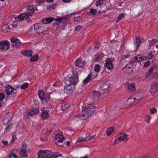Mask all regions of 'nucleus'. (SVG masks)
Wrapping results in <instances>:
<instances>
[{"instance_id":"5fc2aeb1","label":"nucleus","mask_w":158,"mask_h":158,"mask_svg":"<svg viewBox=\"0 0 158 158\" xmlns=\"http://www.w3.org/2000/svg\"><path fill=\"white\" fill-rule=\"evenodd\" d=\"M82 28V26L81 25H79L75 29V31H78L79 30L81 29Z\"/></svg>"},{"instance_id":"f704fd0d","label":"nucleus","mask_w":158,"mask_h":158,"mask_svg":"<svg viewBox=\"0 0 158 158\" xmlns=\"http://www.w3.org/2000/svg\"><path fill=\"white\" fill-rule=\"evenodd\" d=\"M96 106H94V105H93V104H89L88 106H85V109L83 108V110H84V109H88L89 108H90V109H93V108H96Z\"/></svg>"},{"instance_id":"69168bd1","label":"nucleus","mask_w":158,"mask_h":158,"mask_svg":"<svg viewBox=\"0 0 158 158\" xmlns=\"http://www.w3.org/2000/svg\"><path fill=\"white\" fill-rule=\"evenodd\" d=\"M153 77H158V73L155 72L153 74Z\"/></svg>"},{"instance_id":"6e6d98bb","label":"nucleus","mask_w":158,"mask_h":158,"mask_svg":"<svg viewBox=\"0 0 158 158\" xmlns=\"http://www.w3.org/2000/svg\"><path fill=\"white\" fill-rule=\"evenodd\" d=\"M11 26L13 28V29L14 30L17 27V24L14 23L11 24Z\"/></svg>"},{"instance_id":"0eeeda50","label":"nucleus","mask_w":158,"mask_h":158,"mask_svg":"<svg viewBox=\"0 0 158 158\" xmlns=\"http://www.w3.org/2000/svg\"><path fill=\"white\" fill-rule=\"evenodd\" d=\"M134 96L135 98H132L131 100V101H136L135 103H137L142 98V94L140 92H136L134 94Z\"/></svg>"},{"instance_id":"49530a36","label":"nucleus","mask_w":158,"mask_h":158,"mask_svg":"<svg viewBox=\"0 0 158 158\" xmlns=\"http://www.w3.org/2000/svg\"><path fill=\"white\" fill-rule=\"evenodd\" d=\"M77 141L80 142H85L86 141V139L83 137H79L77 139Z\"/></svg>"},{"instance_id":"a19ab883","label":"nucleus","mask_w":158,"mask_h":158,"mask_svg":"<svg viewBox=\"0 0 158 158\" xmlns=\"http://www.w3.org/2000/svg\"><path fill=\"white\" fill-rule=\"evenodd\" d=\"M101 69L100 66L98 64H96L94 67V70L96 72H99Z\"/></svg>"},{"instance_id":"b1692460","label":"nucleus","mask_w":158,"mask_h":158,"mask_svg":"<svg viewBox=\"0 0 158 158\" xmlns=\"http://www.w3.org/2000/svg\"><path fill=\"white\" fill-rule=\"evenodd\" d=\"M38 111L39 109L34 108L30 112L27 113L26 115H27V117H28L30 115L31 116L35 115Z\"/></svg>"},{"instance_id":"c756f323","label":"nucleus","mask_w":158,"mask_h":158,"mask_svg":"<svg viewBox=\"0 0 158 158\" xmlns=\"http://www.w3.org/2000/svg\"><path fill=\"white\" fill-rule=\"evenodd\" d=\"M158 91V87L156 85H154L152 86L150 92L151 93H155Z\"/></svg>"},{"instance_id":"c9c22d12","label":"nucleus","mask_w":158,"mask_h":158,"mask_svg":"<svg viewBox=\"0 0 158 158\" xmlns=\"http://www.w3.org/2000/svg\"><path fill=\"white\" fill-rule=\"evenodd\" d=\"M38 58L39 56L38 55H36L31 57L30 59V60L31 62L37 61L38 60Z\"/></svg>"},{"instance_id":"a878e982","label":"nucleus","mask_w":158,"mask_h":158,"mask_svg":"<svg viewBox=\"0 0 158 158\" xmlns=\"http://www.w3.org/2000/svg\"><path fill=\"white\" fill-rule=\"evenodd\" d=\"M100 96V94L96 91H95L93 93V94L91 96V98L92 99H96L98 98Z\"/></svg>"},{"instance_id":"1a4fd4ad","label":"nucleus","mask_w":158,"mask_h":158,"mask_svg":"<svg viewBox=\"0 0 158 158\" xmlns=\"http://www.w3.org/2000/svg\"><path fill=\"white\" fill-rule=\"evenodd\" d=\"M101 89L105 92H108L110 89V84L109 83H104L101 86Z\"/></svg>"},{"instance_id":"5701e85b","label":"nucleus","mask_w":158,"mask_h":158,"mask_svg":"<svg viewBox=\"0 0 158 158\" xmlns=\"http://www.w3.org/2000/svg\"><path fill=\"white\" fill-rule=\"evenodd\" d=\"M27 9L28 11L27 13L30 16H31L35 12V8L32 6H28Z\"/></svg>"},{"instance_id":"774afa93","label":"nucleus","mask_w":158,"mask_h":158,"mask_svg":"<svg viewBox=\"0 0 158 158\" xmlns=\"http://www.w3.org/2000/svg\"><path fill=\"white\" fill-rule=\"evenodd\" d=\"M72 0H62V2L65 3H69L71 2Z\"/></svg>"},{"instance_id":"9b49d317","label":"nucleus","mask_w":158,"mask_h":158,"mask_svg":"<svg viewBox=\"0 0 158 158\" xmlns=\"http://www.w3.org/2000/svg\"><path fill=\"white\" fill-rule=\"evenodd\" d=\"M10 41L12 46H18L21 44L19 40L15 37H12L10 38Z\"/></svg>"},{"instance_id":"052dcab7","label":"nucleus","mask_w":158,"mask_h":158,"mask_svg":"<svg viewBox=\"0 0 158 158\" xmlns=\"http://www.w3.org/2000/svg\"><path fill=\"white\" fill-rule=\"evenodd\" d=\"M130 55L129 54L124 55L122 57V59L125 60L126 58H128L130 56Z\"/></svg>"},{"instance_id":"13d9d810","label":"nucleus","mask_w":158,"mask_h":158,"mask_svg":"<svg viewBox=\"0 0 158 158\" xmlns=\"http://www.w3.org/2000/svg\"><path fill=\"white\" fill-rule=\"evenodd\" d=\"M150 62L149 61H147L144 64V67H146L148 66L150 64Z\"/></svg>"},{"instance_id":"09e8293b","label":"nucleus","mask_w":158,"mask_h":158,"mask_svg":"<svg viewBox=\"0 0 158 158\" xmlns=\"http://www.w3.org/2000/svg\"><path fill=\"white\" fill-rule=\"evenodd\" d=\"M102 55H101V56H96V55H95V60L97 61H99V60H100V59H101V57H102V56H103L104 55L103 54H102Z\"/></svg>"},{"instance_id":"864d4df0","label":"nucleus","mask_w":158,"mask_h":158,"mask_svg":"<svg viewBox=\"0 0 158 158\" xmlns=\"http://www.w3.org/2000/svg\"><path fill=\"white\" fill-rule=\"evenodd\" d=\"M5 98V95L4 94L2 93H0V101H2Z\"/></svg>"},{"instance_id":"338daca9","label":"nucleus","mask_w":158,"mask_h":158,"mask_svg":"<svg viewBox=\"0 0 158 158\" xmlns=\"http://www.w3.org/2000/svg\"><path fill=\"white\" fill-rule=\"evenodd\" d=\"M118 141H119V139H118V137L117 139H115L114 142V143L115 144L118 143H119Z\"/></svg>"},{"instance_id":"603ef678","label":"nucleus","mask_w":158,"mask_h":158,"mask_svg":"<svg viewBox=\"0 0 158 158\" xmlns=\"http://www.w3.org/2000/svg\"><path fill=\"white\" fill-rule=\"evenodd\" d=\"M9 158H17V157L15 154L12 153L10 154Z\"/></svg>"},{"instance_id":"423d86ee","label":"nucleus","mask_w":158,"mask_h":158,"mask_svg":"<svg viewBox=\"0 0 158 158\" xmlns=\"http://www.w3.org/2000/svg\"><path fill=\"white\" fill-rule=\"evenodd\" d=\"M74 86L72 85H69L65 86L64 88V92L67 94H71L74 90Z\"/></svg>"},{"instance_id":"4c0bfd02","label":"nucleus","mask_w":158,"mask_h":158,"mask_svg":"<svg viewBox=\"0 0 158 158\" xmlns=\"http://www.w3.org/2000/svg\"><path fill=\"white\" fill-rule=\"evenodd\" d=\"M103 3V1L102 0H99L98 1H97L95 3L96 6H100L101 8V6L102 5Z\"/></svg>"},{"instance_id":"f3484780","label":"nucleus","mask_w":158,"mask_h":158,"mask_svg":"<svg viewBox=\"0 0 158 158\" xmlns=\"http://www.w3.org/2000/svg\"><path fill=\"white\" fill-rule=\"evenodd\" d=\"M111 7L110 4L109 2H107L105 6H102L101 10H100L98 12H105L109 9Z\"/></svg>"},{"instance_id":"4be33fe9","label":"nucleus","mask_w":158,"mask_h":158,"mask_svg":"<svg viewBox=\"0 0 158 158\" xmlns=\"http://www.w3.org/2000/svg\"><path fill=\"white\" fill-rule=\"evenodd\" d=\"M54 18L48 17L43 19L42 21L44 24H47L50 23L53 21Z\"/></svg>"},{"instance_id":"ddd939ff","label":"nucleus","mask_w":158,"mask_h":158,"mask_svg":"<svg viewBox=\"0 0 158 158\" xmlns=\"http://www.w3.org/2000/svg\"><path fill=\"white\" fill-rule=\"evenodd\" d=\"M105 66L109 70L111 69L113 67V64L110 59H107L105 61Z\"/></svg>"},{"instance_id":"dca6fc26","label":"nucleus","mask_w":158,"mask_h":158,"mask_svg":"<svg viewBox=\"0 0 158 158\" xmlns=\"http://www.w3.org/2000/svg\"><path fill=\"white\" fill-rule=\"evenodd\" d=\"M128 135L126 133H120L118 135V139L119 141H122L126 140V141L128 139L127 138Z\"/></svg>"},{"instance_id":"f8f14e48","label":"nucleus","mask_w":158,"mask_h":158,"mask_svg":"<svg viewBox=\"0 0 158 158\" xmlns=\"http://www.w3.org/2000/svg\"><path fill=\"white\" fill-rule=\"evenodd\" d=\"M39 95L40 98L42 100L46 99V97H48V100L50 99V96L48 94H45L43 91L39 92Z\"/></svg>"},{"instance_id":"680f3d73","label":"nucleus","mask_w":158,"mask_h":158,"mask_svg":"<svg viewBox=\"0 0 158 158\" xmlns=\"http://www.w3.org/2000/svg\"><path fill=\"white\" fill-rule=\"evenodd\" d=\"M90 135L89 134H87L86 135V136L85 138V139H86V141H89V140H88V139H89V137H90Z\"/></svg>"},{"instance_id":"bf43d9fd","label":"nucleus","mask_w":158,"mask_h":158,"mask_svg":"<svg viewBox=\"0 0 158 158\" xmlns=\"http://www.w3.org/2000/svg\"><path fill=\"white\" fill-rule=\"evenodd\" d=\"M1 142L4 145H5V147L6 146L8 145V143L7 141L2 140L1 141Z\"/></svg>"},{"instance_id":"e433bc0d","label":"nucleus","mask_w":158,"mask_h":158,"mask_svg":"<svg viewBox=\"0 0 158 158\" xmlns=\"http://www.w3.org/2000/svg\"><path fill=\"white\" fill-rule=\"evenodd\" d=\"M81 60L80 59H77L75 63V65L77 67H80L81 65Z\"/></svg>"},{"instance_id":"6e6552de","label":"nucleus","mask_w":158,"mask_h":158,"mask_svg":"<svg viewBox=\"0 0 158 158\" xmlns=\"http://www.w3.org/2000/svg\"><path fill=\"white\" fill-rule=\"evenodd\" d=\"M97 76V75L94 76L93 73H91L89 74L88 76L83 81V83L84 84H86L89 82L90 80L92 78H94Z\"/></svg>"},{"instance_id":"aec40b11","label":"nucleus","mask_w":158,"mask_h":158,"mask_svg":"<svg viewBox=\"0 0 158 158\" xmlns=\"http://www.w3.org/2000/svg\"><path fill=\"white\" fill-rule=\"evenodd\" d=\"M30 15L27 13L25 14H23L20 15L18 17V19L21 21L25 20L28 18Z\"/></svg>"},{"instance_id":"2eb2a0df","label":"nucleus","mask_w":158,"mask_h":158,"mask_svg":"<svg viewBox=\"0 0 158 158\" xmlns=\"http://www.w3.org/2000/svg\"><path fill=\"white\" fill-rule=\"evenodd\" d=\"M58 156L52 151L49 150H46V158H56Z\"/></svg>"},{"instance_id":"2f4dec72","label":"nucleus","mask_w":158,"mask_h":158,"mask_svg":"<svg viewBox=\"0 0 158 158\" xmlns=\"http://www.w3.org/2000/svg\"><path fill=\"white\" fill-rule=\"evenodd\" d=\"M146 58L147 59H152V61H154L155 59V57L152 53H149L146 56Z\"/></svg>"},{"instance_id":"6ab92c4d","label":"nucleus","mask_w":158,"mask_h":158,"mask_svg":"<svg viewBox=\"0 0 158 158\" xmlns=\"http://www.w3.org/2000/svg\"><path fill=\"white\" fill-rule=\"evenodd\" d=\"M21 53L22 54H23L25 56L31 57L32 56L33 51L32 50H30L23 51H21Z\"/></svg>"},{"instance_id":"412c9836","label":"nucleus","mask_w":158,"mask_h":158,"mask_svg":"<svg viewBox=\"0 0 158 158\" xmlns=\"http://www.w3.org/2000/svg\"><path fill=\"white\" fill-rule=\"evenodd\" d=\"M46 150H40L38 153L39 158H46Z\"/></svg>"},{"instance_id":"ea45409f","label":"nucleus","mask_w":158,"mask_h":158,"mask_svg":"<svg viewBox=\"0 0 158 158\" xmlns=\"http://www.w3.org/2000/svg\"><path fill=\"white\" fill-rule=\"evenodd\" d=\"M69 107V105L68 103H64L61 106V109L63 110H64L67 109Z\"/></svg>"},{"instance_id":"a18cd8bd","label":"nucleus","mask_w":158,"mask_h":158,"mask_svg":"<svg viewBox=\"0 0 158 158\" xmlns=\"http://www.w3.org/2000/svg\"><path fill=\"white\" fill-rule=\"evenodd\" d=\"M97 10L94 9H91L90 10V12L93 15H95V14L97 13Z\"/></svg>"},{"instance_id":"79ce46f5","label":"nucleus","mask_w":158,"mask_h":158,"mask_svg":"<svg viewBox=\"0 0 158 158\" xmlns=\"http://www.w3.org/2000/svg\"><path fill=\"white\" fill-rule=\"evenodd\" d=\"M124 15L123 14H121L119 15L117 18L116 22L118 23L119 22V21L124 17Z\"/></svg>"},{"instance_id":"e2e57ef3","label":"nucleus","mask_w":158,"mask_h":158,"mask_svg":"<svg viewBox=\"0 0 158 158\" xmlns=\"http://www.w3.org/2000/svg\"><path fill=\"white\" fill-rule=\"evenodd\" d=\"M132 98H129L128 99V100L130 101V102H131V104H136L137 103H135L136 102V100L135 101H131V99H132Z\"/></svg>"},{"instance_id":"7c9ffc66","label":"nucleus","mask_w":158,"mask_h":158,"mask_svg":"<svg viewBox=\"0 0 158 158\" xmlns=\"http://www.w3.org/2000/svg\"><path fill=\"white\" fill-rule=\"evenodd\" d=\"M115 130L113 127H111L108 128L106 131V134L108 136L111 135L114 132Z\"/></svg>"},{"instance_id":"58836bf2","label":"nucleus","mask_w":158,"mask_h":158,"mask_svg":"<svg viewBox=\"0 0 158 158\" xmlns=\"http://www.w3.org/2000/svg\"><path fill=\"white\" fill-rule=\"evenodd\" d=\"M12 128V126L11 124H10L8 125L6 128L5 129V130L4 131V133H6L10 131L11 129Z\"/></svg>"},{"instance_id":"f03ea898","label":"nucleus","mask_w":158,"mask_h":158,"mask_svg":"<svg viewBox=\"0 0 158 158\" xmlns=\"http://www.w3.org/2000/svg\"><path fill=\"white\" fill-rule=\"evenodd\" d=\"M133 62L130 61L124 67L123 71L126 73H130L133 72Z\"/></svg>"},{"instance_id":"39448f33","label":"nucleus","mask_w":158,"mask_h":158,"mask_svg":"<svg viewBox=\"0 0 158 158\" xmlns=\"http://www.w3.org/2000/svg\"><path fill=\"white\" fill-rule=\"evenodd\" d=\"M64 139V137L63 135L59 134H56L55 135V142L58 145L60 146L59 143H61Z\"/></svg>"},{"instance_id":"3c124183","label":"nucleus","mask_w":158,"mask_h":158,"mask_svg":"<svg viewBox=\"0 0 158 158\" xmlns=\"http://www.w3.org/2000/svg\"><path fill=\"white\" fill-rule=\"evenodd\" d=\"M150 111L151 114H153L156 112L157 110L155 108H152L150 109Z\"/></svg>"},{"instance_id":"de8ad7c7","label":"nucleus","mask_w":158,"mask_h":158,"mask_svg":"<svg viewBox=\"0 0 158 158\" xmlns=\"http://www.w3.org/2000/svg\"><path fill=\"white\" fill-rule=\"evenodd\" d=\"M45 31L44 29L42 27H41L38 31L37 33H43Z\"/></svg>"},{"instance_id":"f257e3e1","label":"nucleus","mask_w":158,"mask_h":158,"mask_svg":"<svg viewBox=\"0 0 158 158\" xmlns=\"http://www.w3.org/2000/svg\"><path fill=\"white\" fill-rule=\"evenodd\" d=\"M95 113V112L93 110H87L86 112L81 115H78L76 116V117L82 120H84L90 117Z\"/></svg>"},{"instance_id":"473e14b6","label":"nucleus","mask_w":158,"mask_h":158,"mask_svg":"<svg viewBox=\"0 0 158 158\" xmlns=\"http://www.w3.org/2000/svg\"><path fill=\"white\" fill-rule=\"evenodd\" d=\"M2 30L5 32L8 31H9V27L8 25L6 24L4 25L2 27Z\"/></svg>"},{"instance_id":"9d476101","label":"nucleus","mask_w":158,"mask_h":158,"mask_svg":"<svg viewBox=\"0 0 158 158\" xmlns=\"http://www.w3.org/2000/svg\"><path fill=\"white\" fill-rule=\"evenodd\" d=\"M16 90V89H14L10 86H8L6 88L5 91L7 95H11L13 93L15 94V93L14 92V90Z\"/></svg>"},{"instance_id":"37998d69","label":"nucleus","mask_w":158,"mask_h":158,"mask_svg":"<svg viewBox=\"0 0 158 158\" xmlns=\"http://www.w3.org/2000/svg\"><path fill=\"white\" fill-rule=\"evenodd\" d=\"M28 86V83H25L23 84L20 87L21 89H24L27 88Z\"/></svg>"},{"instance_id":"72a5a7b5","label":"nucleus","mask_w":158,"mask_h":158,"mask_svg":"<svg viewBox=\"0 0 158 158\" xmlns=\"http://www.w3.org/2000/svg\"><path fill=\"white\" fill-rule=\"evenodd\" d=\"M157 42V40L156 39H153L150 41L149 44L148 45L149 48H150L152 47Z\"/></svg>"},{"instance_id":"4d7b16f0","label":"nucleus","mask_w":158,"mask_h":158,"mask_svg":"<svg viewBox=\"0 0 158 158\" xmlns=\"http://www.w3.org/2000/svg\"><path fill=\"white\" fill-rule=\"evenodd\" d=\"M154 67H152L150 68V69L148 70V72L149 73L151 74H152V72H153L154 69Z\"/></svg>"},{"instance_id":"0e129e2a","label":"nucleus","mask_w":158,"mask_h":158,"mask_svg":"<svg viewBox=\"0 0 158 158\" xmlns=\"http://www.w3.org/2000/svg\"><path fill=\"white\" fill-rule=\"evenodd\" d=\"M147 118L146 121L147 123H150L151 118L150 117L148 116L147 117Z\"/></svg>"},{"instance_id":"a211bd4d","label":"nucleus","mask_w":158,"mask_h":158,"mask_svg":"<svg viewBox=\"0 0 158 158\" xmlns=\"http://www.w3.org/2000/svg\"><path fill=\"white\" fill-rule=\"evenodd\" d=\"M40 27H41L40 26V25L38 23L35 24L34 25V30H33V27H31L29 29V31H32V32L34 33H35V32L37 33L38 32V31L39 30L40 28Z\"/></svg>"},{"instance_id":"c85d7f7f","label":"nucleus","mask_w":158,"mask_h":158,"mask_svg":"<svg viewBox=\"0 0 158 158\" xmlns=\"http://www.w3.org/2000/svg\"><path fill=\"white\" fill-rule=\"evenodd\" d=\"M143 59L142 58V56H140V55H138L137 56L134 57L133 60L131 61L133 62V64L135 61L140 62Z\"/></svg>"},{"instance_id":"cd10ccee","label":"nucleus","mask_w":158,"mask_h":158,"mask_svg":"<svg viewBox=\"0 0 158 158\" xmlns=\"http://www.w3.org/2000/svg\"><path fill=\"white\" fill-rule=\"evenodd\" d=\"M129 90L130 92H133L135 90V84L134 83L129 84L127 85Z\"/></svg>"},{"instance_id":"c03bdc74","label":"nucleus","mask_w":158,"mask_h":158,"mask_svg":"<svg viewBox=\"0 0 158 158\" xmlns=\"http://www.w3.org/2000/svg\"><path fill=\"white\" fill-rule=\"evenodd\" d=\"M64 18L63 17H60L58 18H54L53 21L55 20L56 22H60Z\"/></svg>"},{"instance_id":"393cba45","label":"nucleus","mask_w":158,"mask_h":158,"mask_svg":"<svg viewBox=\"0 0 158 158\" xmlns=\"http://www.w3.org/2000/svg\"><path fill=\"white\" fill-rule=\"evenodd\" d=\"M41 116L43 120L48 119L49 117L48 111L47 110L42 111Z\"/></svg>"},{"instance_id":"8fccbe9b","label":"nucleus","mask_w":158,"mask_h":158,"mask_svg":"<svg viewBox=\"0 0 158 158\" xmlns=\"http://www.w3.org/2000/svg\"><path fill=\"white\" fill-rule=\"evenodd\" d=\"M74 20L77 22H79L82 20V19L80 16L77 17L74 19Z\"/></svg>"},{"instance_id":"7ed1b4c3","label":"nucleus","mask_w":158,"mask_h":158,"mask_svg":"<svg viewBox=\"0 0 158 158\" xmlns=\"http://www.w3.org/2000/svg\"><path fill=\"white\" fill-rule=\"evenodd\" d=\"M69 81L71 85H76L78 80V73H76L69 78Z\"/></svg>"},{"instance_id":"20e7f679","label":"nucleus","mask_w":158,"mask_h":158,"mask_svg":"<svg viewBox=\"0 0 158 158\" xmlns=\"http://www.w3.org/2000/svg\"><path fill=\"white\" fill-rule=\"evenodd\" d=\"M10 48V42L6 41L0 43V50L1 51H7Z\"/></svg>"},{"instance_id":"4468645a","label":"nucleus","mask_w":158,"mask_h":158,"mask_svg":"<svg viewBox=\"0 0 158 158\" xmlns=\"http://www.w3.org/2000/svg\"><path fill=\"white\" fill-rule=\"evenodd\" d=\"M140 39L137 37H136L134 40V43L135 46H136V48L135 51H136L138 49L140 44Z\"/></svg>"},{"instance_id":"bb28decb","label":"nucleus","mask_w":158,"mask_h":158,"mask_svg":"<svg viewBox=\"0 0 158 158\" xmlns=\"http://www.w3.org/2000/svg\"><path fill=\"white\" fill-rule=\"evenodd\" d=\"M19 154L23 157H26L27 156V150L26 148H23L20 151Z\"/></svg>"}]
</instances>
